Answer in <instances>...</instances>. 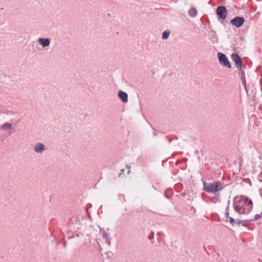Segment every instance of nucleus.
<instances>
[{
  "instance_id": "nucleus-11",
  "label": "nucleus",
  "mask_w": 262,
  "mask_h": 262,
  "mask_svg": "<svg viewBox=\"0 0 262 262\" xmlns=\"http://www.w3.org/2000/svg\"><path fill=\"white\" fill-rule=\"evenodd\" d=\"M197 12L195 9L194 8H191L189 10V14L191 16H194L196 15Z\"/></svg>"
},
{
  "instance_id": "nucleus-8",
  "label": "nucleus",
  "mask_w": 262,
  "mask_h": 262,
  "mask_svg": "<svg viewBox=\"0 0 262 262\" xmlns=\"http://www.w3.org/2000/svg\"><path fill=\"white\" fill-rule=\"evenodd\" d=\"M39 41L43 47L48 46L50 45V40L49 39L40 38Z\"/></svg>"
},
{
  "instance_id": "nucleus-12",
  "label": "nucleus",
  "mask_w": 262,
  "mask_h": 262,
  "mask_svg": "<svg viewBox=\"0 0 262 262\" xmlns=\"http://www.w3.org/2000/svg\"><path fill=\"white\" fill-rule=\"evenodd\" d=\"M169 34H170L169 31H164L162 35V38L163 39H167L168 37Z\"/></svg>"
},
{
  "instance_id": "nucleus-9",
  "label": "nucleus",
  "mask_w": 262,
  "mask_h": 262,
  "mask_svg": "<svg viewBox=\"0 0 262 262\" xmlns=\"http://www.w3.org/2000/svg\"><path fill=\"white\" fill-rule=\"evenodd\" d=\"M44 149V145L42 144H37L35 146V150L37 152H40Z\"/></svg>"
},
{
  "instance_id": "nucleus-10",
  "label": "nucleus",
  "mask_w": 262,
  "mask_h": 262,
  "mask_svg": "<svg viewBox=\"0 0 262 262\" xmlns=\"http://www.w3.org/2000/svg\"><path fill=\"white\" fill-rule=\"evenodd\" d=\"M1 128L4 130L10 129L12 128V125L10 123H5L1 126Z\"/></svg>"
},
{
  "instance_id": "nucleus-6",
  "label": "nucleus",
  "mask_w": 262,
  "mask_h": 262,
  "mask_svg": "<svg viewBox=\"0 0 262 262\" xmlns=\"http://www.w3.org/2000/svg\"><path fill=\"white\" fill-rule=\"evenodd\" d=\"M232 60L235 62L237 68L241 69L242 66V61L240 57L237 54H232L231 55Z\"/></svg>"
},
{
  "instance_id": "nucleus-7",
  "label": "nucleus",
  "mask_w": 262,
  "mask_h": 262,
  "mask_svg": "<svg viewBox=\"0 0 262 262\" xmlns=\"http://www.w3.org/2000/svg\"><path fill=\"white\" fill-rule=\"evenodd\" d=\"M119 97L123 102H126L128 100L127 95L126 93L120 91L119 93Z\"/></svg>"
},
{
  "instance_id": "nucleus-2",
  "label": "nucleus",
  "mask_w": 262,
  "mask_h": 262,
  "mask_svg": "<svg viewBox=\"0 0 262 262\" xmlns=\"http://www.w3.org/2000/svg\"><path fill=\"white\" fill-rule=\"evenodd\" d=\"M204 189L207 192L215 193L221 190L223 188L222 184L221 182H215L213 183H207L203 182Z\"/></svg>"
},
{
  "instance_id": "nucleus-13",
  "label": "nucleus",
  "mask_w": 262,
  "mask_h": 262,
  "mask_svg": "<svg viewBox=\"0 0 262 262\" xmlns=\"http://www.w3.org/2000/svg\"><path fill=\"white\" fill-rule=\"evenodd\" d=\"M230 220L231 223H233L234 221V219H233L232 218H231V217L230 218Z\"/></svg>"
},
{
  "instance_id": "nucleus-3",
  "label": "nucleus",
  "mask_w": 262,
  "mask_h": 262,
  "mask_svg": "<svg viewBox=\"0 0 262 262\" xmlns=\"http://www.w3.org/2000/svg\"><path fill=\"white\" fill-rule=\"evenodd\" d=\"M218 57L220 62L223 66L230 68L231 66L230 63L226 56V55L221 53H218Z\"/></svg>"
},
{
  "instance_id": "nucleus-4",
  "label": "nucleus",
  "mask_w": 262,
  "mask_h": 262,
  "mask_svg": "<svg viewBox=\"0 0 262 262\" xmlns=\"http://www.w3.org/2000/svg\"><path fill=\"white\" fill-rule=\"evenodd\" d=\"M245 22V19L242 17H236L231 20L232 25L239 28L241 27Z\"/></svg>"
},
{
  "instance_id": "nucleus-5",
  "label": "nucleus",
  "mask_w": 262,
  "mask_h": 262,
  "mask_svg": "<svg viewBox=\"0 0 262 262\" xmlns=\"http://www.w3.org/2000/svg\"><path fill=\"white\" fill-rule=\"evenodd\" d=\"M216 13L221 19H224L227 16V10L224 6H220L217 8Z\"/></svg>"
},
{
  "instance_id": "nucleus-1",
  "label": "nucleus",
  "mask_w": 262,
  "mask_h": 262,
  "mask_svg": "<svg viewBox=\"0 0 262 262\" xmlns=\"http://www.w3.org/2000/svg\"><path fill=\"white\" fill-rule=\"evenodd\" d=\"M252 207V201L247 198L241 196L235 198L234 208L235 210L239 213L248 214L251 211Z\"/></svg>"
}]
</instances>
